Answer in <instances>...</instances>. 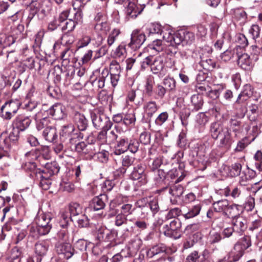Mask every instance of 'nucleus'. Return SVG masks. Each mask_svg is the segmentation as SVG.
Instances as JSON below:
<instances>
[{"label": "nucleus", "mask_w": 262, "mask_h": 262, "mask_svg": "<svg viewBox=\"0 0 262 262\" xmlns=\"http://www.w3.org/2000/svg\"><path fill=\"white\" fill-rule=\"evenodd\" d=\"M163 38L169 43L168 46L177 47L181 43L183 46L192 43L195 36L193 33L184 30L179 31L174 34L167 31L163 32Z\"/></svg>", "instance_id": "obj_1"}, {"label": "nucleus", "mask_w": 262, "mask_h": 262, "mask_svg": "<svg viewBox=\"0 0 262 262\" xmlns=\"http://www.w3.org/2000/svg\"><path fill=\"white\" fill-rule=\"evenodd\" d=\"M80 131L72 124L64 126L60 134V139L61 142H65V145H74L83 138V134Z\"/></svg>", "instance_id": "obj_2"}, {"label": "nucleus", "mask_w": 262, "mask_h": 262, "mask_svg": "<svg viewBox=\"0 0 262 262\" xmlns=\"http://www.w3.org/2000/svg\"><path fill=\"white\" fill-rule=\"evenodd\" d=\"M94 23L92 27L98 33L105 34L110 29L107 16L104 13H97L94 17Z\"/></svg>", "instance_id": "obj_3"}, {"label": "nucleus", "mask_w": 262, "mask_h": 262, "mask_svg": "<svg viewBox=\"0 0 262 262\" xmlns=\"http://www.w3.org/2000/svg\"><path fill=\"white\" fill-rule=\"evenodd\" d=\"M91 116L93 124L96 129H110L113 125L110 118L102 113H91Z\"/></svg>", "instance_id": "obj_4"}, {"label": "nucleus", "mask_w": 262, "mask_h": 262, "mask_svg": "<svg viewBox=\"0 0 262 262\" xmlns=\"http://www.w3.org/2000/svg\"><path fill=\"white\" fill-rule=\"evenodd\" d=\"M51 215L49 213H41L38 215L36 219V222L38 227V231L41 235L48 234L52 225L51 223Z\"/></svg>", "instance_id": "obj_5"}, {"label": "nucleus", "mask_w": 262, "mask_h": 262, "mask_svg": "<svg viewBox=\"0 0 262 262\" xmlns=\"http://www.w3.org/2000/svg\"><path fill=\"white\" fill-rule=\"evenodd\" d=\"M20 105L17 101L10 100L6 102L1 108L2 117L6 120H10L17 113Z\"/></svg>", "instance_id": "obj_6"}, {"label": "nucleus", "mask_w": 262, "mask_h": 262, "mask_svg": "<svg viewBox=\"0 0 262 262\" xmlns=\"http://www.w3.org/2000/svg\"><path fill=\"white\" fill-rule=\"evenodd\" d=\"M181 222L174 219L170 222L169 224L165 225L164 227V234L167 237L174 239L179 238L181 236Z\"/></svg>", "instance_id": "obj_7"}, {"label": "nucleus", "mask_w": 262, "mask_h": 262, "mask_svg": "<svg viewBox=\"0 0 262 262\" xmlns=\"http://www.w3.org/2000/svg\"><path fill=\"white\" fill-rule=\"evenodd\" d=\"M97 238L99 241L109 242L115 239L117 233L115 230H110L105 226L98 224L96 226Z\"/></svg>", "instance_id": "obj_8"}, {"label": "nucleus", "mask_w": 262, "mask_h": 262, "mask_svg": "<svg viewBox=\"0 0 262 262\" xmlns=\"http://www.w3.org/2000/svg\"><path fill=\"white\" fill-rule=\"evenodd\" d=\"M50 245V242L48 240L39 241L35 244L34 251L36 255L38 257V261L40 262L42 257L46 255Z\"/></svg>", "instance_id": "obj_9"}, {"label": "nucleus", "mask_w": 262, "mask_h": 262, "mask_svg": "<svg viewBox=\"0 0 262 262\" xmlns=\"http://www.w3.org/2000/svg\"><path fill=\"white\" fill-rule=\"evenodd\" d=\"M31 122V120L29 117L20 115L15 118L12 125L16 129L23 132L30 126Z\"/></svg>", "instance_id": "obj_10"}, {"label": "nucleus", "mask_w": 262, "mask_h": 262, "mask_svg": "<svg viewBox=\"0 0 262 262\" xmlns=\"http://www.w3.org/2000/svg\"><path fill=\"white\" fill-rule=\"evenodd\" d=\"M65 107L61 103H55L48 111L47 113L54 118L55 119L60 120L66 116Z\"/></svg>", "instance_id": "obj_11"}, {"label": "nucleus", "mask_w": 262, "mask_h": 262, "mask_svg": "<svg viewBox=\"0 0 262 262\" xmlns=\"http://www.w3.org/2000/svg\"><path fill=\"white\" fill-rule=\"evenodd\" d=\"M232 227L235 232L242 234L247 229V220L243 216L233 217L232 219Z\"/></svg>", "instance_id": "obj_12"}, {"label": "nucleus", "mask_w": 262, "mask_h": 262, "mask_svg": "<svg viewBox=\"0 0 262 262\" xmlns=\"http://www.w3.org/2000/svg\"><path fill=\"white\" fill-rule=\"evenodd\" d=\"M135 206L136 208L134 209V211L138 213V216L142 219L145 218L149 211V206H147L145 200H139L136 203Z\"/></svg>", "instance_id": "obj_13"}, {"label": "nucleus", "mask_w": 262, "mask_h": 262, "mask_svg": "<svg viewBox=\"0 0 262 262\" xmlns=\"http://www.w3.org/2000/svg\"><path fill=\"white\" fill-rule=\"evenodd\" d=\"M165 58L162 56H152V61L150 64L151 71L155 73H158L161 71L165 65Z\"/></svg>", "instance_id": "obj_14"}, {"label": "nucleus", "mask_w": 262, "mask_h": 262, "mask_svg": "<svg viewBox=\"0 0 262 262\" xmlns=\"http://www.w3.org/2000/svg\"><path fill=\"white\" fill-rule=\"evenodd\" d=\"M42 136L45 140L52 143H55L58 137L56 129L53 125L46 127L43 130Z\"/></svg>", "instance_id": "obj_15"}, {"label": "nucleus", "mask_w": 262, "mask_h": 262, "mask_svg": "<svg viewBox=\"0 0 262 262\" xmlns=\"http://www.w3.org/2000/svg\"><path fill=\"white\" fill-rule=\"evenodd\" d=\"M145 40V36L139 30H136L132 33V49L139 48Z\"/></svg>", "instance_id": "obj_16"}, {"label": "nucleus", "mask_w": 262, "mask_h": 262, "mask_svg": "<svg viewBox=\"0 0 262 262\" xmlns=\"http://www.w3.org/2000/svg\"><path fill=\"white\" fill-rule=\"evenodd\" d=\"M229 202L226 199H222L212 204V208L213 210L216 212L222 213L225 215V212L228 211L229 208Z\"/></svg>", "instance_id": "obj_17"}, {"label": "nucleus", "mask_w": 262, "mask_h": 262, "mask_svg": "<svg viewBox=\"0 0 262 262\" xmlns=\"http://www.w3.org/2000/svg\"><path fill=\"white\" fill-rule=\"evenodd\" d=\"M238 64L243 69L247 71L251 70L252 68V60L250 56L246 53L238 56Z\"/></svg>", "instance_id": "obj_18"}, {"label": "nucleus", "mask_w": 262, "mask_h": 262, "mask_svg": "<svg viewBox=\"0 0 262 262\" xmlns=\"http://www.w3.org/2000/svg\"><path fill=\"white\" fill-rule=\"evenodd\" d=\"M73 119L77 126L78 129L81 131L86 129L88 126V120L83 114L76 112L74 114Z\"/></svg>", "instance_id": "obj_19"}, {"label": "nucleus", "mask_w": 262, "mask_h": 262, "mask_svg": "<svg viewBox=\"0 0 262 262\" xmlns=\"http://www.w3.org/2000/svg\"><path fill=\"white\" fill-rule=\"evenodd\" d=\"M253 94V89L250 84H245L244 86L243 91L238 95L236 101L237 103H240L247 100Z\"/></svg>", "instance_id": "obj_20"}, {"label": "nucleus", "mask_w": 262, "mask_h": 262, "mask_svg": "<svg viewBox=\"0 0 262 262\" xmlns=\"http://www.w3.org/2000/svg\"><path fill=\"white\" fill-rule=\"evenodd\" d=\"M107 199V196L105 194H101L99 196L94 198L91 203V207L95 210H99L104 208L105 206V201Z\"/></svg>", "instance_id": "obj_21"}, {"label": "nucleus", "mask_w": 262, "mask_h": 262, "mask_svg": "<svg viewBox=\"0 0 262 262\" xmlns=\"http://www.w3.org/2000/svg\"><path fill=\"white\" fill-rule=\"evenodd\" d=\"M60 168L56 162L47 163L45 169L40 171L42 174L51 177L59 171Z\"/></svg>", "instance_id": "obj_22"}, {"label": "nucleus", "mask_w": 262, "mask_h": 262, "mask_svg": "<svg viewBox=\"0 0 262 262\" xmlns=\"http://www.w3.org/2000/svg\"><path fill=\"white\" fill-rule=\"evenodd\" d=\"M144 170L145 167L141 163L138 164L132 171V180L136 181L140 179L139 183L142 182L144 178Z\"/></svg>", "instance_id": "obj_23"}, {"label": "nucleus", "mask_w": 262, "mask_h": 262, "mask_svg": "<svg viewBox=\"0 0 262 262\" xmlns=\"http://www.w3.org/2000/svg\"><path fill=\"white\" fill-rule=\"evenodd\" d=\"M219 138H220V145L221 147H230L233 142L230 132L225 128Z\"/></svg>", "instance_id": "obj_24"}, {"label": "nucleus", "mask_w": 262, "mask_h": 262, "mask_svg": "<svg viewBox=\"0 0 262 262\" xmlns=\"http://www.w3.org/2000/svg\"><path fill=\"white\" fill-rule=\"evenodd\" d=\"M57 251L59 254H62L66 259H69L74 254L75 250L69 244L61 245L58 247Z\"/></svg>", "instance_id": "obj_25"}, {"label": "nucleus", "mask_w": 262, "mask_h": 262, "mask_svg": "<svg viewBox=\"0 0 262 262\" xmlns=\"http://www.w3.org/2000/svg\"><path fill=\"white\" fill-rule=\"evenodd\" d=\"M73 16L70 17L61 25L62 31H66L68 32H70L73 31L75 27V19L77 13V12H75V10H73Z\"/></svg>", "instance_id": "obj_26"}, {"label": "nucleus", "mask_w": 262, "mask_h": 262, "mask_svg": "<svg viewBox=\"0 0 262 262\" xmlns=\"http://www.w3.org/2000/svg\"><path fill=\"white\" fill-rule=\"evenodd\" d=\"M69 211L68 212L70 215V217L72 221V219L78 217L81 214H82V208L79 204L74 203L70 204L69 206Z\"/></svg>", "instance_id": "obj_27"}, {"label": "nucleus", "mask_w": 262, "mask_h": 262, "mask_svg": "<svg viewBox=\"0 0 262 262\" xmlns=\"http://www.w3.org/2000/svg\"><path fill=\"white\" fill-rule=\"evenodd\" d=\"M229 130V132L234 133V137L237 138L238 134L241 132V122L236 119L231 118L229 121V126L225 128Z\"/></svg>", "instance_id": "obj_28"}, {"label": "nucleus", "mask_w": 262, "mask_h": 262, "mask_svg": "<svg viewBox=\"0 0 262 262\" xmlns=\"http://www.w3.org/2000/svg\"><path fill=\"white\" fill-rule=\"evenodd\" d=\"M242 212L243 208L241 206L236 204H229L228 211L225 212V216L228 217H231L232 219L234 216H241L239 214Z\"/></svg>", "instance_id": "obj_29"}, {"label": "nucleus", "mask_w": 262, "mask_h": 262, "mask_svg": "<svg viewBox=\"0 0 262 262\" xmlns=\"http://www.w3.org/2000/svg\"><path fill=\"white\" fill-rule=\"evenodd\" d=\"M158 109V106L155 101H149L144 106L145 113L150 118L152 117Z\"/></svg>", "instance_id": "obj_30"}, {"label": "nucleus", "mask_w": 262, "mask_h": 262, "mask_svg": "<svg viewBox=\"0 0 262 262\" xmlns=\"http://www.w3.org/2000/svg\"><path fill=\"white\" fill-rule=\"evenodd\" d=\"M242 166L239 163H234L227 166L228 174L231 177H235L239 175Z\"/></svg>", "instance_id": "obj_31"}, {"label": "nucleus", "mask_w": 262, "mask_h": 262, "mask_svg": "<svg viewBox=\"0 0 262 262\" xmlns=\"http://www.w3.org/2000/svg\"><path fill=\"white\" fill-rule=\"evenodd\" d=\"M37 177L40 179L39 186L42 189L48 190L50 188L51 184V181L50 177L45 175L39 171L37 174Z\"/></svg>", "instance_id": "obj_32"}, {"label": "nucleus", "mask_w": 262, "mask_h": 262, "mask_svg": "<svg viewBox=\"0 0 262 262\" xmlns=\"http://www.w3.org/2000/svg\"><path fill=\"white\" fill-rule=\"evenodd\" d=\"M243 173L244 176H241V180L239 181L242 185H245V182L252 180L256 177V173L254 170L247 167V170L244 171Z\"/></svg>", "instance_id": "obj_33"}, {"label": "nucleus", "mask_w": 262, "mask_h": 262, "mask_svg": "<svg viewBox=\"0 0 262 262\" xmlns=\"http://www.w3.org/2000/svg\"><path fill=\"white\" fill-rule=\"evenodd\" d=\"M130 144V143H128V142L124 139L120 140L115 148L114 154L117 155H119L124 153L127 150Z\"/></svg>", "instance_id": "obj_34"}, {"label": "nucleus", "mask_w": 262, "mask_h": 262, "mask_svg": "<svg viewBox=\"0 0 262 262\" xmlns=\"http://www.w3.org/2000/svg\"><path fill=\"white\" fill-rule=\"evenodd\" d=\"M225 129H223V127L220 125V124L217 123H212L210 127V133L211 136L213 138L216 139H217L221 134H222V132L224 131Z\"/></svg>", "instance_id": "obj_35"}, {"label": "nucleus", "mask_w": 262, "mask_h": 262, "mask_svg": "<svg viewBox=\"0 0 262 262\" xmlns=\"http://www.w3.org/2000/svg\"><path fill=\"white\" fill-rule=\"evenodd\" d=\"M184 192V188L180 184H174L169 188V192L175 198L180 197Z\"/></svg>", "instance_id": "obj_36"}, {"label": "nucleus", "mask_w": 262, "mask_h": 262, "mask_svg": "<svg viewBox=\"0 0 262 262\" xmlns=\"http://www.w3.org/2000/svg\"><path fill=\"white\" fill-rule=\"evenodd\" d=\"M70 219V215L68 212H62L61 213L60 219L58 222V227L62 229H67Z\"/></svg>", "instance_id": "obj_37"}, {"label": "nucleus", "mask_w": 262, "mask_h": 262, "mask_svg": "<svg viewBox=\"0 0 262 262\" xmlns=\"http://www.w3.org/2000/svg\"><path fill=\"white\" fill-rule=\"evenodd\" d=\"M201 209V206L200 204L194 205L188 212L183 214V216L185 219L193 217L199 214Z\"/></svg>", "instance_id": "obj_38"}, {"label": "nucleus", "mask_w": 262, "mask_h": 262, "mask_svg": "<svg viewBox=\"0 0 262 262\" xmlns=\"http://www.w3.org/2000/svg\"><path fill=\"white\" fill-rule=\"evenodd\" d=\"M243 254V248L240 245L236 244L233 249L230 253V256L233 257L234 261L238 260Z\"/></svg>", "instance_id": "obj_39"}, {"label": "nucleus", "mask_w": 262, "mask_h": 262, "mask_svg": "<svg viewBox=\"0 0 262 262\" xmlns=\"http://www.w3.org/2000/svg\"><path fill=\"white\" fill-rule=\"evenodd\" d=\"M108 75V71L107 69H104L102 73L101 76L98 79H96L93 82V84H95L97 85L99 89H101L104 86L105 78Z\"/></svg>", "instance_id": "obj_40"}, {"label": "nucleus", "mask_w": 262, "mask_h": 262, "mask_svg": "<svg viewBox=\"0 0 262 262\" xmlns=\"http://www.w3.org/2000/svg\"><path fill=\"white\" fill-rule=\"evenodd\" d=\"M163 84L169 92H173L176 91V81L173 78L166 77L163 80Z\"/></svg>", "instance_id": "obj_41"}, {"label": "nucleus", "mask_w": 262, "mask_h": 262, "mask_svg": "<svg viewBox=\"0 0 262 262\" xmlns=\"http://www.w3.org/2000/svg\"><path fill=\"white\" fill-rule=\"evenodd\" d=\"M191 102L194 106V109L198 111L203 105L202 97L199 95H193L191 97Z\"/></svg>", "instance_id": "obj_42"}, {"label": "nucleus", "mask_w": 262, "mask_h": 262, "mask_svg": "<svg viewBox=\"0 0 262 262\" xmlns=\"http://www.w3.org/2000/svg\"><path fill=\"white\" fill-rule=\"evenodd\" d=\"M166 248L162 245H156L150 248L147 252L148 256L152 257L153 256L158 254L160 253L165 252Z\"/></svg>", "instance_id": "obj_43"}, {"label": "nucleus", "mask_w": 262, "mask_h": 262, "mask_svg": "<svg viewBox=\"0 0 262 262\" xmlns=\"http://www.w3.org/2000/svg\"><path fill=\"white\" fill-rule=\"evenodd\" d=\"M72 221L77 222L79 227H86L89 224L88 217L85 214H81L77 217L72 219Z\"/></svg>", "instance_id": "obj_44"}, {"label": "nucleus", "mask_w": 262, "mask_h": 262, "mask_svg": "<svg viewBox=\"0 0 262 262\" xmlns=\"http://www.w3.org/2000/svg\"><path fill=\"white\" fill-rule=\"evenodd\" d=\"M254 159L255 161V166L259 171H262V152L261 150H257L254 156Z\"/></svg>", "instance_id": "obj_45"}, {"label": "nucleus", "mask_w": 262, "mask_h": 262, "mask_svg": "<svg viewBox=\"0 0 262 262\" xmlns=\"http://www.w3.org/2000/svg\"><path fill=\"white\" fill-rule=\"evenodd\" d=\"M221 239L222 236L220 233L216 231H211L210 232L208 236V240L210 244H214L218 243Z\"/></svg>", "instance_id": "obj_46"}, {"label": "nucleus", "mask_w": 262, "mask_h": 262, "mask_svg": "<svg viewBox=\"0 0 262 262\" xmlns=\"http://www.w3.org/2000/svg\"><path fill=\"white\" fill-rule=\"evenodd\" d=\"M75 40L74 37L70 34H65L61 38V43L67 46L71 45Z\"/></svg>", "instance_id": "obj_47"}, {"label": "nucleus", "mask_w": 262, "mask_h": 262, "mask_svg": "<svg viewBox=\"0 0 262 262\" xmlns=\"http://www.w3.org/2000/svg\"><path fill=\"white\" fill-rule=\"evenodd\" d=\"M169 117L168 114L166 112H162L160 114L155 120L156 125L161 126L168 119Z\"/></svg>", "instance_id": "obj_48"}, {"label": "nucleus", "mask_w": 262, "mask_h": 262, "mask_svg": "<svg viewBox=\"0 0 262 262\" xmlns=\"http://www.w3.org/2000/svg\"><path fill=\"white\" fill-rule=\"evenodd\" d=\"M52 126L50 124V119L47 117L43 118L36 121V127L38 130L45 129L46 127Z\"/></svg>", "instance_id": "obj_49"}, {"label": "nucleus", "mask_w": 262, "mask_h": 262, "mask_svg": "<svg viewBox=\"0 0 262 262\" xmlns=\"http://www.w3.org/2000/svg\"><path fill=\"white\" fill-rule=\"evenodd\" d=\"M60 188L63 191L71 192L74 190L75 186L71 182L62 181L60 183Z\"/></svg>", "instance_id": "obj_50"}, {"label": "nucleus", "mask_w": 262, "mask_h": 262, "mask_svg": "<svg viewBox=\"0 0 262 262\" xmlns=\"http://www.w3.org/2000/svg\"><path fill=\"white\" fill-rule=\"evenodd\" d=\"M120 31L118 29H114L108 35L107 43L109 46H112L114 42L116 37L119 35Z\"/></svg>", "instance_id": "obj_51"}, {"label": "nucleus", "mask_w": 262, "mask_h": 262, "mask_svg": "<svg viewBox=\"0 0 262 262\" xmlns=\"http://www.w3.org/2000/svg\"><path fill=\"white\" fill-rule=\"evenodd\" d=\"M21 253L17 248L12 249L11 256L8 262H20Z\"/></svg>", "instance_id": "obj_52"}, {"label": "nucleus", "mask_w": 262, "mask_h": 262, "mask_svg": "<svg viewBox=\"0 0 262 262\" xmlns=\"http://www.w3.org/2000/svg\"><path fill=\"white\" fill-rule=\"evenodd\" d=\"M208 121L207 116L203 113H199L195 117V122L198 126H204Z\"/></svg>", "instance_id": "obj_53"}, {"label": "nucleus", "mask_w": 262, "mask_h": 262, "mask_svg": "<svg viewBox=\"0 0 262 262\" xmlns=\"http://www.w3.org/2000/svg\"><path fill=\"white\" fill-rule=\"evenodd\" d=\"M110 75L120 74V66L116 61H113L110 66Z\"/></svg>", "instance_id": "obj_54"}, {"label": "nucleus", "mask_w": 262, "mask_h": 262, "mask_svg": "<svg viewBox=\"0 0 262 262\" xmlns=\"http://www.w3.org/2000/svg\"><path fill=\"white\" fill-rule=\"evenodd\" d=\"M190 114V111L186 108L183 109L180 113V119L183 125L186 126L188 124L187 119Z\"/></svg>", "instance_id": "obj_55"}, {"label": "nucleus", "mask_w": 262, "mask_h": 262, "mask_svg": "<svg viewBox=\"0 0 262 262\" xmlns=\"http://www.w3.org/2000/svg\"><path fill=\"white\" fill-rule=\"evenodd\" d=\"M154 83V79L152 77L149 76L147 78L145 86L146 93L149 95L152 93Z\"/></svg>", "instance_id": "obj_56"}, {"label": "nucleus", "mask_w": 262, "mask_h": 262, "mask_svg": "<svg viewBox=\"0 0 262 262\" xmlns=\"http://www.w3.org/2000/svg\"><path fill=\"white\" fill-rule=\"evenodd\" d=\"M260 28L257 25H253L249 29V33L252 35L253 39L259 37Z\"/></svg>", "instance_id": "obj_57"}, {"label": "nucleus", "mask_w": 262, "mask_h": 262, "mask_svg": "<svg viewBox=\"0 0 262 262\" xmlns=\"http://www.w3.org/2000/svg\"><path fill=\"white\" fill-rule=\"evenodd\" d=\"M181 210L179 208H174L169 210L166 215L167 219L174 218L178 216L181 214Z\"/></svg>", "instance_id": "obj_58"}, {"label": "nucleus", "mask_w": 262, "mask_h": 262, "mask_svg": "<svg viewBox=\"0 0 262 262\" xmlns=\"http://www.w3.org/2000/svg\"><path fill=\"white\" fill-rule=\"evenodd\" d=\"M98 98L102 104H105L109 99V96L106 91L102 90L99 92Z\"/></svg>", "instance_id": "obj_59"}, {"label": "nucleus", "mask_w": 262, "mask_h": 262, "mask_svg": "<svg viewBox=\"0 0 262 262\" xmlns=\"http://www.w3.org/2000/svg\"><path fill=\"white\" fill-rule=\"evenodd\" d=\"M247 140V138H245L238 141L236 148L234 149V151L235 152H240L244 150L248 144Z\"/></svg>", "instance_id": "obj_60"}, {"label": "nucleus", "mask_w": 262, "mask_h": 262, "mask_svg": "<svg viewBox=\"0 0 262 262\" xmlns=\"http://www.w3.org/2000/svg\"><path fill=\"white\" fill-rule=\"evenodd\" d=\"M149 48L158 52L162 51V41L160 40L154 41L151 44L149 45Z\"/></svg>", "instance_id": "obj_61"}, {"label": "nucleus", "mask_w": 262, "mask_h": 262, "mask_svg": "<svg viewBox=\"0 0 262 262\" xmlns=\"http://www.w3.org/2000/svg\"><path fill=\"white\" fill-rule=\"evenodd\" d=\"M202 64L204 68L208 70H210L215 67V62L211 59H208L202 61Z\"/></svg>", "instance_id": "obj_62"}, {"label": "nucleus", "mask_w": 262, "mask_h": 262, "mask_svg": "<svg viewBox=\"0 0 262 262\" xmlns=\"http://www.w3.org/2000/svg\"><path fill=\"white\" fill-rule=\"evenodd\" d=\"M108 155V152L103 150L95 154L94 157L101 162H105L107 160Z\"/></svg>", "instance_id": "obj_63"}, {"label": "nucleus", "mask_w": 262, "mask_h": 262, "mask_svg": "<svg viewBox=\"0 0 262 262\" xmlns=\"http://www.w3.org/2000/svg\"><path fill=\"white\" fill-rule=\"evenodd\" d=\"M200 258V255L196 251H193L190 253L186 259V262H196Z\"/></svg>", "instance_id": "obj_64"}]
</instances>
